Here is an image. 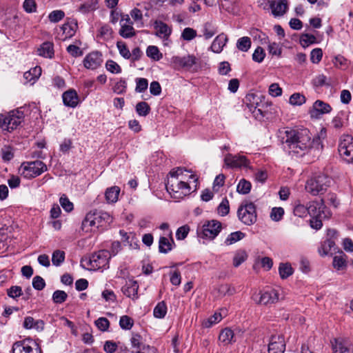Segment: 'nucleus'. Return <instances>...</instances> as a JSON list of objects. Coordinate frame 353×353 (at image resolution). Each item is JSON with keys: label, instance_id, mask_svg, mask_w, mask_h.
<instances>
[{"label": "nucleus", "instance_id": "e2e57ef3", "mask_svg": "<svg viewBox=\"0 0 353 353\" xmlns=\"http://www.w3.org/2000/svg\"><path fill=\"white\" fill-rule=\"evenodd\" d=\"M323 57V51L321 48H315L310 53V60L313 63H318Z\"/></svg>", "mask_w": 353, "mask_h": 353}, {"label": "nucleus", "instance_id": "f03ea898", "mask_svg": "<svg viewBox=\"0 0 353 353\" xmlns=\"http://www.w3.org/2000/svg\"><path fill=\"white\" fill-rule=\"evenodd\" d=\"M193 179L196 189L198 179L189 170L177 168L170 172L166 183V190L170 196L175 199H181L192 192L189 180Z\"/></svg>", "mask_w": 353, "mask_h": 353}, {"label": "nucleus", "instance_id": "09e8293b", "mask_svg": "<svg viewBox=\"0 0 353 353\" xmlns=\"http://www.w3.org/2000/svg\"><path fill=\"white\" fill-rule=\"evenodd\" d=\"M68 294L62 290H56L52 294V300L55 303L60 304L65 301Z\"/></svg>", "mask_w": 353, "mask_h": 353}, {"label": "nucleus", "instance_id": "a18cd8bd", "mask_svg": "<svg viewBox=\"0 0 353 353\" xmlns=\"http://www.w3.org/2000/svg\"><path fill=\"white\" fill-rule=\"evenodd\" d=\"M289 102L293 105H301L305 103V97L299 93H294L290 96Z\"/></svg>", "mask_w": 353, "mask_h": 353}, {"label": "nucleus", "instance_id": "052dcab7", "mask_svg": "<svg viewBox=\"0 0 353 353\" xmlns=\"http://www.w3.org/2000/svg\"><path fill=\"white\" fill-rule=\"evenodd\" d=\"M112 33L113 32L112 28L108 25L101 26L99 30L100 36L105 40H109L112 39Z\"/></svg>", "mask_w": 353, "mask_h": 353}, {"label": "nucleus", "instance_id": "f704fd0d", "mask_svg": "<svg viewBox=\"0 0 353 353\" xmlns=\"http://www.w3.org/2000/svg\"><path fill=\"white\" fill-rule=\"evenodd\" d=\"M251 43L250 37H243L237 40L236 48L242 52H247L250 48Z\"/></svg>", "mask_w": 353, "mask_h": 353}, {"label": "nucleus", "instance_id": "4468645a", "mask_svg": "<svg viewBox=\"0 0 353 353\" xmlns=\"http://www.w3.org/2000/svg\"><path fill=\"white\" fill-rule=\"evenodd\" d=\"M170 62L174 69L184 68L190 70L196 64V58L192 54H188L184 57L174 56L171 58Z\"/></svg>", "mask_w": 353, "mask_h": 353}, {"label": "nucleus", "instance_id": "69168bd1", "mask_svg": "<svg viewBox=\"0 0 353 353\" xmlns=\"http://www.w3.org/2000/svg\"><path fill=\"white\" fill-rule=\"evenodd\" d=\"M7 294L12 299H17L22 294V289L21 287L14 285L7 290Z\"/></svg>", "mask_w": 353, "mask_h": 353}, {"label": "nucleus", "instance_id": "c85d7f7f", "mask_svg": "<svg viewBox=\"0 0 353 353\" xmlns=\"http://www.w3.org/2000/svg\"><path fill=\"white\" fill-rule=\"evenodd\" d=\"M228 41V37L224 34L218 35L211 45V49L214 52L219 53L223 50V47Z\"/></svg>", "mask_w": 353, "mask_h": 353}, {"label": "nucleus", "instance_id": "c03bdc74", "mask_svg": "<svg viewBox=\"0 0 353 353\" xmlns=\"http://www.w3.org/2000/svg\"><path fill=\"white\" fill-rule=\"evenodd\" d=\"M248 258L246 252L243 250L237 252L233 258V265L236 268L239 267Z\"/></svg>", "mask_w": 353, "mask_h": 353}, {"label": "nucleus", "instance_id": "603ef678", "mask_svg": "<svg viewBox=\"0 0 353 353\" xmlns=\"http://www.w3.org/2000/svg\"><path fill=\"white\" fill-rule=\"evenodd\" d=\"M77 28V24L75 23H65L62 26V30L64 34H65V37H71L76 32V29Z\"/></svg>", "mask_w": 353, "mask_h": 353}, {"label": "nucleus", "instance_id": "338daca9", "mask_svg": "<svg viewBox=\"0 0 353 353\" xmlns=\"http://www.w3.org/2000/svg\"><path fill=\"white\" fill-rule=\"evenodd\" d=\"M265 56L264 50L261 47H257L252 54V59L258 63L263 61Z\"/></svg>", "mask_w": 353, "mask_h": 353}, {"label": "nucleus", "instance_id": "c756f323", "mask_svg": "<svg viewBox=\"0 0 353 353\" xmlns=\"http://www.w3.org/2000/svg\"><path fill=\"white\" fill-rule=\"evenodd\" d=\"M219 340L223 345H228L236 341L234 334L230 328H225L221 332Z\"/></svg>", "mask_w": 353, "mask_h": 353}, {"label": "nucleus", "instance_id": "9d476101", "mask_svg": "<svg viewBox=\"0 0 353 353\" xmlns=\"http://www.w3.org/2000/svg\"><path fill=\"white\" fill-rule=\"evenodd\" d=\"M338 151L341 157L348 163H353V137L343 134L339 139Z\"/></svg>", "mask_w": 353, "mask_h": 353}, {"label": "nucleus", "instance_id": "79ce46f5", "mask_svg": "<svg viewBox=\"0 0 353 353\" xmlns=\"http://www.w3.org/2000/svg\"><path fill=\"white\" fill-rule=\"evenodd\" d=\"M150 110L149 105L144 101L139 102L136 105V111L139 116H147Z\"/></svg>", "mask_w": 353, "mask_h": 353}, {"label": "nucleus", "instance_id": "a878e982", "mask_svg": "<svg viewBox=\"0 0 353 353\" xmlns=\"http://www.w3.org/2000/svg\"><path fill=\"white\" fill-rule=\"evenodd\" d=\"M168 237L161 236L159 241V250L161 253L166 254L172 249V244L174 241L172 237V232L170 231L168 233Z\"/></svg>", "mask_w": 353, "mask_h": 353}, {"label": "nucleus", "instance_id": "aec40b11", "mask_svg": "<svg viewBox=\"0 0 353 353\" xmlns=\"http://www.w3.org/2000/svg\"><path fill=\"white\" fill-rule=\"evenodd\" d=\"M334 353H353L351 343L344 339H336L332 342Z\"/></svg>", "mask_w": 353, "mask_h": 353}, {"label": "nucleus", "instance_id": "774afa93", "mask_svg": "<svg viewBox=\"0 0 353 353\" xmlns=\"http://www.w3.org/2000/svg\"><path fill=\"white\" fill-rule=\"evenodd\" d=\"M190 227L187 225L179 228L176 232V237L178 240H183L188 236Z\"/></svg>", "mask_w": 353, "mask_h": 353}, {"label": "nucleus", "instance_id": "393cba45", "mask_svg": "<svg viewBox=\"0 0 353 353\" xmlns=\"http://www.w3.org/2000/svg\"><path fill=\"white\" fill-rule=\"evenodd\" d=\"M44 325L43 321L34 320L32 316H26L23 323V326L25 329H34L37 331H42L44 329Z\"/></svg>", "mask_w": 353, "mask_h": 353}, {"label": "nucleus", "instance_id": "13d9d810", "mask_svg": "<svg viewBox=\"0 0 353 353\" xmlns=\"http://www.w3.org/2000/svg\"><path fill=\"white\" fill-rule=\"evenodd\" d=\"M105 68L111 73L119 74L121 72L119 65L113 60H108L105 63Z\"/></svg>", "mask_w": 353, "mask_h": 353}, {"label": "nucleus", "instance_id": "4d7b16f0", "mask_svg": "<svg viewBox=\"0 0 353 353\" xmlns=\"http://www.w3.org/2000/svg\"><path fill=\"white\" fill-rule=\"evenodd\" d=\"M196 37V31L191 28H185L181 34V37L185 41H191Z\"/></svg>", "mask_w": 353, "mask_h": 353}, {"label": "nucleus", "instance_id": "864d4df0", "mask_svg": "<svg viewBox=\"0 0 353 353\" xmlns=\"http://www.w3.org/2000/svg\"><path fill=\"white\" fill-rule=\"evenodd\" d=\"M217 212H218L219 214H220L221 216H225L229 213V212H230L229 201L226 198L223 199L221 203L218 206Z\"/></svg>", "mask_w": 353, "mask_h": 353}, {"label": "nucleus", "instance_id": "a211bd4d", "mask_svg": "<svg viewBox=\"0 0 353 353\" xmlns=\"http://www.w3.org/2000/svg\"><path fill=\"white\" fill-rule=\"evenodd\" d=\"M285 348L284 339L281 335L272 336L268 344L269 353H283Z\"/></svg>", "mask_w": 353, "mask_h": 353}, {"label": "nucleus", "instance_id": "bb28decb", "mask_svg": "<svg viewBox=\"0 0 353 353\" xmlns=\"http://www.w3.org/2000/svg\"><path fill=\"white\" fill-rule=\"evenodd\" d=\"M227 314V310L225 309H221L220 312H215L212 316L209 318L204 319L202 321V325L203 327L209 328L213 325L219 323L223 319V316Z\"/></svg>", "mask_w": 353, "mask_h": 353}, {"label": "nucleus", "instance_id": "0e129e2a", "mask_svg": "<svg viewBox=\"0 0 353 353\" xmlns=\"http://www.w3.org/2000/svg\"><path fill=\"white\" fill-rule=\"evenodd\" d=\"M333 266L337 270H341L346 265V261L341 255L335 256L332 262Z\"/></svg>", "mask_w": 353, "mask_h": 353}, {"label": "nucleus", "instance_id": "de8ad7c7", "mask_svg": "<svg viewBox=\"0 0 353 353\" xmlns=\"http://www.w3.org/2000/svg\"><path fill=\"white\" fill-rule=\"evenodd\" d=\"M59 203L63 209L67 212H70L73 208V203L68 199V198L63 194L59 199Z\"/></svg>", "mask_w": 353, "mask_h": 353}, {"label": "nucleus", "instance_id": "412c9836", "mask_svg": "<svg viewBox=\"0 0 353 353\" xmlns=\"http://www.w3.org/2000/svg\"><path fill=\"white\" fill-rule=\"evenodd\" d=\"M268 4L275 17L283 16L288 8V0L268 1Z\"/></svg>", "mask_w": 353, "mask_h": 353}, {"label": "nucleus", "instance_id": "423d86ee", "mask_svg": "<svg viewBox=\"0 0 353 353\" xmlns=\"http://www.w3.org/2000/svg\"><path fill=\"white\" fill-rule=\"evenodd\" d=\"M239 219L246 225H252L257 221L256 207L251 201H243L237 210Z\"/></svg>", "mask_w": 353, "mask_h": 353}, {"label": "nucleus", "instance_id": "a19ab883", "mask_svg": "<svg viewBox=\"0 0 353 353\" xmlns=\"http://www.w3.org/2000/svg\"><path fill=\"white\" fill-rule=\"evenodd\" d=\"M251 190V183L248 181L243 179L239 182L236 190L239 193L242 194H246L250 192Z\"/></svg>", "mask_w": 353, "mask_h": 353}, {"label": "nucleus", "instance_id": "49530a36", "mask_svg": "<svg viewBox=\"0 0 353 353\" xmlns=\"http://www.w3.org/2000/svg\"><path fill=\"white\" fill-rule=\"evenodd\" d=\"M2 159L4 161H10L13 157V149L9 145H4L1 150Z\"/></svg>", "mask_w": 353, "mask_h": 353}, {"label": "nucleus", "instance_id": "5fc2aeb1", "mask_svg": "<svg viewBox=\"0 0 353 353\" xmlns=\"http://www.w3.org/2000/svg\"><path fill=\"white\" fill-rule=\"evenodd\" d=\"M148 87V81L145 78H137L136 79V88L135 90L137 92H143L147 90Z\"/></svg>", "mask_w": 353, "mask_h": 353}, {"label": "nucleus", "instance_id": "39448f33", "mask_svg": "<svg viewBox=\"0 0 353 353\" xmlns=\"http://www.w3.org/2000/svg\"><path fill=\"white\" fill-rule=\"evenodd\" d=\"M330 183V179L325 174H316L308 179L305 190L312 195H317L325 192Z\"/></svg>", "mask_w": 353, "mask_h": 353}, {"label": "nucleus", "instance_id": "20e7f679", "mask_svg": "<svg viewBox=\"0 0 353 353\" xmlns=\"http://www.w3.org/2000/svg\"><path fill=\"white\" fill-rule=\"evenodd\" d=\"M24 113L21 109H16L8 112L0 114V128L11 132L16 130L23 122Z\"/></svg>", "mask_w": 353, "mask_h": 353}, {"label": "nucleus", "instance_id": "7ed1b4c3", "mask_svg": "<svg viewBox=\"0 0 353 353\" xmlns=\"http://www.w3.org/2000/svg\"><path fill=\"white\" fill-rule=\"evenodd\" d=\"M110 258V252L100 250L93 254L90 257L82 259L81 266L88 270L106 269L109 267V259Z\"/></svg>", "mask_w": 353, "mask_h": 353}, {"label": "nucleus", "instance_id": "0eeeda50", "mask_svg": "<svg viewBox=\"0 0 353 353\" xmlns=\"http://www.w3.org/2000/svg\"><path fill=\"white\" fill-rule=\"evenodd\" d=\"M112 217L106 212L99 211L87 214L83 222L84 226L105 228L112 222Z\"/></svg>", "mask_w": 353, "mask_h": 353}, {"label": "nucleus", "instance_id": "1a4fd4ad", "mask_svg": "<svg viewBox=\"0 0 353 353\" xmlns=\"http://www.w3.org/2000/svg\"><path fill=\"white\" fill-rule=\"evenodd\" d=\"M265 97L261 94L248 93L245 97V103L256 118L263 117V108Z\"/></svg>", "mask_w": 353, "mask_h": 353}, {"label": "nucleus", "instance_id": "4c0bfd02", "mask_svg": "<svg viewBox=\"0 0 353 353\" xmlns=\"http://www.w3.org/2000/svg\"><path fill=\"white\" fill-rule=\"evenodd\" d=\"M65 254L63 250H56L52 255V262L55 266H59L65 260Z\"/></svg>", "mask_w": 353, "mask_h": 353}, {"label": "nucleus", "instance_id": "ddd939ff", "mask_svg": "<svg viewBox=\"0 0 353 353\" xmlns=\"http://www.w3.org/2000/svg\"><path fill=\"white\" fill-rule=\"evenodd\" d=\"M252 297L256 303L262 305L273 304L279 299V293L275 289H270L260 293L255 292Z\"/></svg>", "mask_w": 353, "mask_h": 353}, {"label": "nucleus", "instance_id": "72a5a7b5", "mask_svg": "<svg viewBox=\"0 0 353 353\" xmlns=\"http://www.w3.org/2000/svg\"><path fill=\"white\" fill-rule=\"evenodd\" d=\"M41 74V68L39 66H36L34 68L30 70L28 72H26L23 74L24 78L28 81H35L37 80Z\"/></svg>", "mask_w": 353, "mask_h": 353}, {"label": "nucleus", "instance_id": "e433bc0d", "mask_svg": "<svg viewBox=\"0 0 353 353\" xmlns=\"http://www.w3.org/2000/svg\"><path fill=\"white\" fill-rule=\"evenodd\" d=\"M293 212L295 216L305 217L307 214V205L305 206L299 201H297L294 203Z\"/></svg>", "mask_w": 353, "mask_h": 353}, {"label": "nucleus", "instance_id": "473e14b6", "mask_svg": "<svg viewBox=\"0 0 353 353\" xmlns=\"http://www.w3.org/2000/svg\"><path fill=\"white\" fill-rule=\"evenodd\" d=\"M293 269L290 263H280L279 267V272L282 279L288 278L293 274Z\"/></svg>", "mask_w": 353, "mask_h": 353}, {"label": "nucleus", "instance_id": "b1692460", "mask_svg": "<svg viewBox=\"0 0 353 353\" xmlns=\"http://www.w3.org/2000/svg\"><path fill=\"white\" fill-rule=\"evenodd\" d=\"M154 28L157 30V36L163 39L167 40L169 38L170 35L171 34V28L162 21H156L154 22Z\"/></svg>", "mask_w": 353, "mask_h": 353}, {"label": "nucleus", "instance_id": "58836bf2", "mask_svg": "<svg viewBox=\"0 0 353 353\" xmlns=\"http://www.w3.org/2000/svg\"><path fill=\"white\" fill-rule=\"evenodd\" d=\"M146 54L148 57L159 61L162 58V54L160 52L159 48L155 46H150L147 48Z\"/></svg>", "mask_w": 353, "mask_h": 353}, {"label": "nucleus", "instance_id": "8fccbe9b", "mask_svg": "<svg viewBox=\"0 0 353 353\" xmlns=\"http://www.w3.org/2000/svg\"><path fill=\"white\" fill-rule=\"evenodd\" d=\"M134 324L133 320L128 316H122L119 320V325L123 330H130Z\"/></svg>", "mask_w": 353, "mask_h": 353}, {"label": "nucleus", "instance_id": "3c124183", "mask_svg": "<svg viewBox=\"0 0 353 353\" xmlns=\"http://www.w3.org/2000/svg\"><path fill=\"white\" fill-rule=\"evenodd\" d=\"M284 214V210L283 208H273L270 212V218L274 221H279L282 219Z\"/></svg>", "mask_w": 353, "mask_h": 353}, {"label": "nucleus", "instance_id": "2f4dec72", "mask_svg": "<svg viewBox=\"0 0 353 353\" xmlns=\"http://www.w3.org/2000/svg\"><path fill=\"white\" fill-rule=\"evenodd\" d=\"M119 34L123 38H131L136 34V31L132 26V24H127L123 23L121 24L119 30Z\"/></svg>", "mask_w": 353, "mask_h": 353}, {"label": "nucleus", "instance_id": "2eb2a0df", "mask_svg": "<svg viewBox=\"0 0 353 353\" xmlns=\"http://www.w3.org/2000/svg\"><path fill=\"white\" fill-rule=\"evenodd\" d=\"M307 214L311 217H328L329 212L326 210L323 200L312 201L307 204Z\"/></svg>", "mask_w": 353, "mask_h": 353}, {"label": "nucleus", "instance_id": "cd10ccee", "mask_svg": "<svg viewBox=\"0 0 353 353\" xmlns=\"http://www.w3.org/2000/svg\"><path fill=\"white\" fill-rule=\"evenodd\" d=\"M38 54L45 58L51 59L54 56V45L52 42H44L37 50Z\"/></svg>", "mask_w": 353, "mask_h": 353}, {"label": "nucleus", "instance_id": "6e6552de", "mask_svg": "<svg viewBox=\"0 0 353 353\" xmlns=\"http://www.w3.org/2000/svg\"><path fill=\"white\" fill-rule=\"evenodd\" d=\"M46 170V165L41 161L23 162L19 168L21 175L26 179L34 178Z\"/></svg>", "mask_w": 353, "mask_h": 353}, {"label": "nucleus", "instance_id": "9b49d317", "mask_svg": "<svg viewBox=\"0 0 353 353\" xmlns=\"http://www.w3.org/2000/svg\"><path fill=\"white\" fill-rule=\"evenodd\" d=\"M221 229V223L218 221L212 220L207 221L201 228H199L197 232L203 238L213 239L219 234Z\"/></svg>", "mask_w": 353, "mask_h": 353}, {"label": "nucleus", "instance_id": "f257e3e1", "mask_svg": "<svg viewBox=\"0 0 353 353\" xmlns=\"http://www.w3.org/2000/svg\"><path fill=\"white\" fill-rule=\"evenodd\" d=\"M278 137L290 153L298 156H303L312 147L311 134L306 128H283Z\"/></svg>", "mask_w": 353, "mask_h": 353}, {"label": "nucleus", "instance_id": "680f3d73", "mask_svg": "<svg viewBox=\"0 0 353 353\" xmlns=\"http://www.w3.org/2000/svg\"><path fill=\"white\" fill-rule=\"evenodd\" d=\"M219 292L222 296H230L235 293V289L228 284H223L219 286Z\"/></svg>", "mask_w": 353, "mask_h": 353}, {"label": "nucleus", "instance_id": "6e6d98bb", "mask_svg": "<svg viewBox=\"0 0 353 353\" xmlns=\"http://www.w3.org/2000/svg\"><path fill=\"white\" fill-rule=\"evenodd\" d=\"M65 16L63 11L57 10L51 12L48 15L49 20L52 23H57L61 21Z\"/></svg>", "mask_w": 353, "mask_h": 353}, {"label": "nucleus", "instance_id": "4be33fe9", "mask_svg": "<svg viewBox=\"0 0 353 353\" xmlns=\"http://www.w3.org/2000/svg\"><path fill=\"white\" fill-rule=\"evenodd\" d=\"M139 285L137 282L133 279H128L125 284L122 287V292L126 296L132 299L138 298Z\"/></svg>", "mask_w": 353, "mask_h": 353}, {"label": "nucleus", "instance_id": "37998d69", "mask_svg": "<svg viewBox=\"0 0 353 353\" xmlns=\"http://www.w3.org/2000/svg\"><path fill=\"white\" fill-rule=\"evenodd\" d=\"M117 47L119 51V54L125 59L131 58V52L128 48L125 43L121 41H117Z\"/></svg>", "mask_w": 353, "mask_h": 353}, {"label": "nucleus", "instance_id": "5701e85b", "mask_svg": "<svg viewBox=\"0 0 353 353\" xmlns=\"http://www.w3.org/2000/svg\"><path fill=\"white\" fill-rule=\"evenodd\" d=\"M63 104L65 106L75 108L79 103V97L74 90H69L62 94Z\"/></svg>", "mask_w": 353, "mask_h": 353}, {"label": "nucleus", "instance_id": "ea45409f", "mask_svg": "<svg viewBox=\"0 0 353 353\" xmlns=\"http://www.w3.org/2000/svg\"><path fill=\"white\" fill-rule=\"evenodd\" d=\"M245 234L241 232V231H236L234 232H232L225 239V243L227 245H232L238 241L241 240L245 237Z\"/></svg>", "mask_w": 353, "mask_h": 353}, {"label": "nucleus", "instance_id": "bf43d9fd", "mask_svg": "<svg viewBox=\"0 0 353 353\" xmlns=\"http://www.w3.org/2000/svg\"><path fill=\"white\" fill-rule=\"evenodd\" d=\"M126 88H127V83H126L125 80L121 79L114 85L113 91L118 94H121L125 92Z\"/></svg>", "mask_w": 353, "mask_h": 353}, {"label": "nucleus", "instance_id": "7c9ffc66", "mask_svg": "<svg viewBox=\"0 0 353 353\" xmlns=\"http://www.w3.org/2000/svg\"><path fill=\"white\" fill-rule=\"evenodd\" d=\"M120 193V188L118 186H112L106 189L105 192V200L109 203H116L118 201Z\"/></svg>", "mask_w": 353, "mask_h": 353}, {"label": "nucleus", "instance_id": "f8f14e48", "mask_svg": "<svg viewBox=\"0 0 353 353\" xmlns=\"http://www.w3.org/2000/svg\"><path fill=\"white\" fill-rule=\"evenodd\" d=\"M12 352V353H41V350L35 341L25 339L14 343Z\"/></svg>", "mask_w": 353, "mask_h": 353}, {"label": "nucleus", "instance_id": "c9c22d12", "mask_svg": "<svg viewBox=\"0 0 353 353\" xmlns=\"http://www.w3.org/2000/svg\"><path fill=\"white\" fill-rule=\"evenodd\" d=\"M167 313V306L164 301L159 302L154 307L153 314L158 319L163 318Z\"/></svg>", "mask_w": 353, "mask_h": 353}, {"label": "nucleus", "instance_id": "6ab92c4d", "mask_svg": "<svg viewBox=\"0 0 353 353\" xmlns=\"http://www.w3.org/2000/svg\"><path fill=\"white\" fill-rule=\"evenodd\" d=\"M332 110L331 106L321 100H316L313 105L312 108L310 110V114L312 117L318 118L320 116L327 114Z\"/></svg>", "mask_w": 353, "mask_h": 353}, {"label": "nucleus", "instance_id": "f3484780", "mask_svg": "<svg viewBox=\"0 0 353 353\" xmlns=\"http://www.w3.org/2000/svg\"><path fill=\"white\" fill-rule=\"evenodd\" d=\"M102 55L99 52H92L87 54L83 60V65L87 69L95 70L102 63Z\"/></svg>", "mask_w": 353, "mask_h": 353}, {"label": "nucleus", "instance_id": "dca6fc26", "mask_svg": "<svg viewBox=\"0 0 353 353\" xmlns=\"http://www.w3.org/2000/svg\"><path fill=\"white\" fill-rule=\"evenodd\" d=\"M225 165L232 168H249L250 161L243 155H232L228 154L224 159Z\"/></svg>", "mask_w": 353, "mask_h": 353}]
</instances>
